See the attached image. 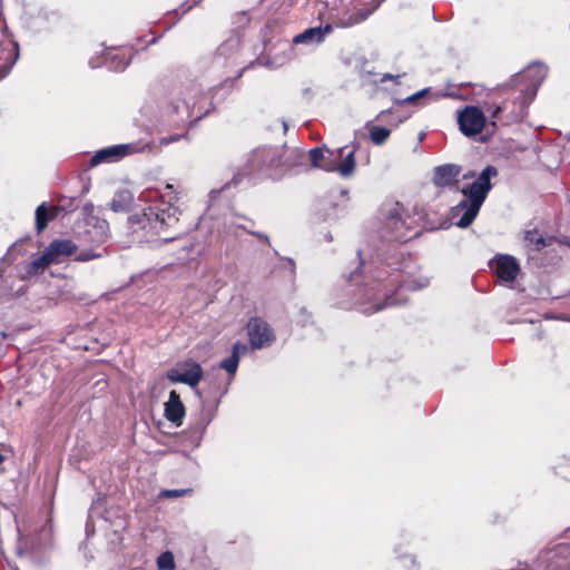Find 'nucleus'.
<instances>
[{
    "label": "nucleus",
    "instance_id": "obj_1",
    "mask_svg": "<svg viewBox=\"0 0 570 570\" xmlns=\"http://www.w3.org/2000/svg\"><path fill=\"white\" fill-rule=\"evenodd\" d=\"M178 193L171 184H167L165 191L156 188L142 190L138 197L140 203L148 205L141 213L128 217L127 228L131 243H148L155 236L174 227L179 220L180 210L176 203Z\"/></svg>",
    "mask_w": 570,
    "mask_h": 570
},
{
    "label": "nucleus",
    "instance_id": "obj_2",
    "mask_svg": "<svg viewBox=\"0 0 570 570\" xmlns=\"http://www.w3.org/2000/svg\"><path fill=\"white\" fill-rule=\"evenodd\" d=\"M461 167L455 164H445L434 168L433 183L438 187H453L463 195V199L451 209L452 219L460 228L469 227L478 216L489 191L492 188L491 178L498 176L494 166H487L473 183L459 185Z\"/></svg>",
    "mask_w": 570,
    "mask_h": 570
},
{
    "label": "nucleus",
    "instance_id": "obj_3",
    "mask_svg": "<svg viewBox=\"0 0 570 570\" xmlns=\"http://www.w3.org/2000/svg\"><path fill=\"white\" fill-rule=\"evenodd\" d=\"M394 281L376 279L372 275L364 277V282L357 289H350L355 294L354 306L364 314H373L385 307L403 304L406 298L402 296L403 289H419L428 285V281L419 285L405 283L401 285L394 295L390 294Z\"/></svg>",
    "mask_w": 570,
    "mask_h": 570
},
{
    "label": "nucleus",
    "instance_id": "obj_4",
    "mask_svg": "<svg viewBox=\"0 0 570 570\" xmlns=\"http://www.w3.org/2000/svg\"><path fill=\"white\" fill-rule=\"evenodd\" d=\"M546 76L547 68L539 62L529 65L522 72L514 76L513 82L515 85L524 83V88L521 89L522 97L518 98L513 109L505 116V124L518 122L523 119L529 104L533 100L538 87Z\"/></svg>",
    "mask_w": 570,
    "mask_h": 570
},
{
    "label": "nucleus",
    "instance_id": "obj_5",
    "mask_svg": "<svg viewBox=\"0 0 570 570\" xmlns=\"http://www.w3.org/2000/svg\"><path fill=\"white\" fill-rule=\"evenodd\" d=\"M414 219L405 213L399 203L387 206L382 210L381 234L387 242L406 240L413 229Z\"/></svg>",
    "mask_w": 570,
    "mask_h": 570
},
{
    "label": "nucleus",
    "instance_id": "obj_6",
    "mask_svg": "<svg viewBox=\"0 0 570 570\" xmlns=\"http://www.w3.org/2000/svg\"><path fill=\"white\" fill-rule=\"evenodd\" d=\"M148 144H121L98 150L90 159V165L97 166L102 163H115L122 159L127 155L150 151Z\"/></svg>",
    "mask_w": 570,
    "mask_h": 570
},
{
    "label": "nucleus",
    "instance_id": "obj_7",
    "mask_svg": "<svg viewBox=\"0 0 570 570\" xmlns=\"http://www.w3.org/2000/svg\"><path fill=\"white\" fill-rule=\"evenodd\" d=\"M456 119L460 131L466 137L481 134L487 124L484 112L475 106H465L458 110Z\"/></svg>",
    "mask_w": 570,
    "mask_h": 570
},
{
    "label": "nucleus",
    "instance_id": "obj_8",
    "mask_svg": "<svg viewBox=\"0 0 570 570\" xmlns=\"http://www.w3.org/2000/svg\"><path fill=\"white\" fill-rule=\"evenodd\" d=\"M203 375L204 371L200 364L188 360L167 371L166 377L171 383H184L190 387H196L202 381Z\"/></svg>",
    "mask_w": 570,
    "mask_h": 570
},
{
    "label": "nucleus",
    "instance_id": "obj_9",
    "mask_svg": "<svg viewBox=\"0 0 570 570\" xmlns=\"http://www.w3.org/2000/svg\"><path fill=\"white\" fill-rule=\"evenodd\" d=\"M247 334L253 350L269 346L275 334L269 324L261 317H252L247 323Z\"/></svg>",
    "mask_w": 570,
    "mask_h": 570
},
{
    "label": "nucleus",
    "instance_id": "obj_10",
    "mask_svg": "<svg viewBox=\"0 0 570 570\" xmlns=\"http://www.w3.org/2000/svg\"><path fill=\"white\" fill-rule=\"evenodd\" d=\"M203 97V92L198 85L191 83L185 88L179 89L176 94L177 102L173 105V110L178 114H183L187 117L191 116L199 99Z\"/></svg>",
    "mask_w": 570,
    "mask_h": 570
},
{
    "label": "nucleus",
    "instance_id": "obj_11",
    "mask_svg": "<svg viewBox=\"0 0 570 570\" xmlns=\"http://www.w3.org/2000/svg\"><path fill=\"white\" fill-rule=\"evenodd\" d=\"M281 163L278 150L274 148H259L252 153L248 165L253 170L264 167L276 168Z\"/></svg>",
    "mask_w": 570,
    "mask_h": 570
},
{
    "label": "nucleus",
    "instance_id": "obj_12",
    "mask_svg": "<svg viewBox=\"0 0 570 570\" xmlns=\"http://www.w3.org/2000/svg\"><path fill=\"white\" fill-rule=\"evenodd\" d=\"M86 240L101 245L109 239V224L106 219L98 217H90L87 220V229L85 233Z\"/></svg>",
    "mask_w": 570,
    "mask_h": 570
},
{
    "label": "nucleus",
    "instance_id": "obj_13",
    "mask_svg": "<svg viewBox=\"0 0 570 570\" xmlns=\"http://www.w3.org/2000/svg\"><path fill=\"white\" fill-rule=\"evenodd\" d=\"M311 166L325 171H335L336 168V150L326 147H316L308 151Z\"/></svg>",
    "mask_w": 570,
    "mask_h": 570
},
{
    "label": "nucleus",
    "instance_id": "obj_14",
    "mask_svg": "<svg viewBox=\"0 0 570 570\" xmlns=\"http://www.w3.org/2000/svg\"><path fill=\"white\" fill-rule=\"evenodd\" d=\"M77 245L69 239H56L45 249L52 264H60L77 252Z\"/></svg>",
    "mask_w": 570,
    "mask_h": 570
},
{
    "label": "nucleus",
    "instance_id": "obj_15",
    "mask_svg": "<svg viewBox=\"0 0 570 570\" xmlns=\"http://www.w3.org/2000/svg\"><path fill=\"white\" fill-rule=\"evenodd\" d=\"M519 264L513 256L500 255L495 259V272L500 279L513 282L519 273Z\"/></svg>",
    "mask_w": 570,
    "mask_h": 570
},
{
    "label": "nucleus",
    "instance_id": "obj_16",
    "mask_svg": "<svg viewBox=\"0 0 570 570\" xmlns=\"http://www.w3.org/2000/svg\"><path fill=\"white\" fill-rule=\"evenodd\" d=\"M185 416V406L176 391H170L168 401L165 403V417L176 424L180 425Z\"/></svg>",
    "mask_w": 570,
    "mask_h": 570
},
{
    "label": "nucleus",
    "instance_id": "obj_17",
    "mask_svg": "<svg viewBox=\"0 0 570 570\" xmlns=\"http://www.w3.org/2000/svg\"><path fill=\"white\" fill-rule=\"evenodd\" d=\"M347 147H342L336 150V168L342 177H348L355 169V147L350 151H345Z\"/></svg>",
    "mask_w": 570,
    "mask_h": 570
},
{
    "label": "nucleus",
    "instance_id": "obj_18",
    "mask_svg": "<svg viewBox=\"0 0 570 570\" xmlns=\"http://www.w3.org/2000/svg\"><path fill=\"white\" fill-rule=\"evenodd\" d=\"M332 31V26L326 24L324 28L314 27L306 29L293 39L294 45H318L324 40L325 35Z\"/></svg>",
    "mask_w": 570,
    "mask_h": 570
},
{
    "label": "nucleus",
    "instance_id": "obj_19",
    "mask_svg": "<svg viewBox=\"0 0 570 570\" xmlns=\"http://www.w3.org/2000/svg\"><path fill=\"white\" fill-rule=\"evenodd\" d=\"M3 50L8 51L6 62L0 66V80L9 75L10 70L19 58V46L12 39H7L2 42Z\"/></svg>",
    "mask_w": 570,
    "mask_h": 570
},
{
    "label": "nucleus",
    "instance_id": "obj_20",
    "mask_svg": "<svg viewBox=\"0 0 570 570\" xmlns=\"http://www.w3.org/2000/svg\"><path fill=\"white\" fill-rule=\"evenodd\" d=\"M554 240L553 236H543L538 230H528L524 235L525 245L532 250H541L550 246Z\"/></svg>",
    "mask_w": 570,
    "mask_h": 570
},
{
    "label": "nucleus",
    "instance_id": "obj_21",
    "mask_svg": "<svg viewBox=\"0 0 570 570\" xmlns=\"http://www.w3.org/2000/svg\"><path fill=\"white\" fill-rule=\"evenodd\" d=\"M51 214H49V210L47 208L46 203H42L39 205L36 209V229L38 233H41L48 225V223L56 218L58 208L52 207Z\"/></svg>",
    "mask_w": 570,
    "mask_h": 570
},
{
    "label": "nucleus",
    "instance_id": "obj_22",
    "mask_svg": "<svg viewBox=\"0 0 570 570\" xmlns=\"http://www.w3.org/2000/svg\"><path fill=\"white\" fill-rule=\"evenodd\" d=\"M51 264L52 263H51L50 258L48 257L47 253L43 250V253L40 256L31 259L30 262H28L26 264V266H24L26 275L30 277V276L43 273L45 269Z\"/></svg>",
    "mask_w": 570,
    "mask_h": 570
},
{
    "label": "nucleus",
    "instance_id": "obj_23",
    "mask_svg": "<svg viewBox=\"0 0 570 570\" xmlns=\"http://www.w3.org/2000/svg\"><path fill=\"white\" fill-rule=\"evenodd\" d=\"M131 203H132L131 193L129 190H120L114 196V198L110 203V208L115 213L126 212L130 207Z\"/></svg>",
    "mask_w": 570,
    "mask_h": 570
},
{
    "label": "nucleus",
    "instance_id": "obj_24",
    "mask_svg": "<svg viewBox=\"0 0 570 570\" xmlns=\"http://www.w3.org/2000/svg\"><path fill=\"white\" fill-rule=\"evenodd\" d=\"M130 59L126 58L125 55L115 53L106 57V63L108 68L115 71H122L129 65Z\"/></svg>",
    "mask_w": 570,
    "mask_h": 570
},
{
    "label": "nucleus",
    "instance_id": "obj_25",
    "mask_svg": "<svg viewBox=\"0 0 570 570\" xmlns=\"http://www.w3.org/2000/svg\"><path fill=\"white\" fill-rule=\"evenodd\" d=\"M426 96H430L431 99H433V100H438L440 98H445V97H453V95L448 94V92H443V91L431 92L430 88H424V89L413 94L412 96L407 97L405 99V102H414L417 99L426 97Z\"/></svg>",
    "mask_w": 570,
    "mask_h": 570
},
{
    "label": "nucleus",
    "instance_id": "obj_26",
    "mask_svg": "<svg viewBox=\"0 0 570 570\" xmlns=\"http://www.w3.org/2000/svg\"><path fill=\"white\" fill-rule=\"evenodd\" d=\"M372 13L371 10H357L356 13L348 16L346 19L342 18L340 20L341 27H352L354 24L361 23L367 19V17Z\"/></svg>",
    "mask_w": 570,
    "mask_h": 570
},
{
    "label": "nucleus",
    "instance_id": "obj_27",
    "mask_svg": "<svg viewBox=\"0 0 570 570\" xmlns=\"http://www.w3.org/2000/svg\"><path fill=\"white\" fill-rule=\"evenodd\" d=\"M391 131L385 127L375 126L370 131L371 140L375 145H382L390 136Z\"/></svg>",
    "mask_w": 570,
    "mask_h": 570
},
{
    "label": "nucleus",
    "instance_id": "obj_28",
    "mask_svg": "<svg viewBox=\"0 0 570 570\" xmlns=\"http://www.w3.org/2000/svg\"><path fill=\"white\" fill-rule=\"evenodd\" d=\"M159 570H173L175 568L174 556L171 552H163L157 559Z\"/></svg>",
    "mask_w": 570,
    "mask_h": 570
},
{
    "label": "nucleus",
    "instance_id": "obj_29",
    "mask_svg": "<svg viewBox=\"0 0 570 570\" xmlns=\"http://www.w3.org/2000/svg\"><path fill=\"white\" fill-rule=\"evenodd\" d=\"M238 363L239 361L237 355H230L229 357L223 360L219 366L228 374L234 375L238 368Z\"/></svg>",
    "mask_w": 570,
    "mask_h": 570
},
{
    "label": "nucleus",
    "instance_id": "obj_30",
    "mask_svg": "<svg viewBox=\"0 0 570 570\" xmlns=\"http://www.w3.org/2000/svg\"><path fill=\"white\" fill-rule=\"evenodd\" d=\"M106 249H101L100 252H97V250H94V249H88V250H82L78 256H77V261L79 262H88V261H91V259H96V258H100L102 257L105 254H106Z\"/></svg>",
    "mask_w": 570,
    "mask_h": 570
},
{
    "label": "nucleus",
    "instance_id": "obj_31",
    "mask_svg": "<svg viewBox=\"0 0 570 570\" xmlns=\"http://www.w3.org/2000/svg\"><path fill=\"white\" fill-rule=\"evenodd\" d=\"M188 492H190L189 489L165 490L161 492L160 497H163V498H179Z\"/></svg>",
    "mask_w": 570,
    "mask_h": 570
},
{
    "label": "nucleus",
    "instance_id": "obj_32",
    "mask_svg": "<svg viewBox=\"0 0 570 570\" xmlns=\"http://www.w3.org/2000/svg\"><path fill=\"white\" fill-rule=\"evenodd\" d=\"M248 347L245 343L237 342L233 345L232 355H237L239 360L240 355L246 354Z\"/></svg>",
    "mask_w": 570,
    "mask_h": 570
},
{
    "label": "nucleus",
    "instance_id": "obj_33",
    "mask_svg": "<svg viewBox=\"0 0 570 570\" xmlns=\"http://www.w3.org/2000/svg\"><path fill=\"white\" fill-rule=\"evenodd\" d=\"M508 109V104L504 102L503 105L495 106L492 110L490 108L487 109V111L490 112V116L495 119H500V115Z\"/></svg>",
    "mask_w": 570,
    "mask_h": 570
},
{
    "label": "nucleus",
    "instance_id": "obj_34",
    "mask_svg": "<svg viewBox=\"0 0 570 570\" xmlns=\"http://www.w3.org/2000/svg\"><path fill=\"white\" fill-rule=\"evenodd\" d=\"M183 136H179V135H173V136H167V137H163L160 138V144L161 145H169L171 142H175L177 140H179Z\"/></svg>",
    "mask_w": 570,
    "mask_h": 570
},
{
    "label": "nucleus",
    "instance_id": "obj_35",
    "mask_svg": "<svg viewBox=\"0 0 570 570\" xmlns=\"http://www.w3.org/2000/svg\"><path fill=\"white\" fill-rule=\"evenodd\" d=\"M473 178H475V179L478 178V176H475V173L473 170H469L462 175V179H464V180H470Z\"/></svg>",
    "mask_w": 570,
    "mask_h": 570
},
{
    "label": "nucleus",
    "instance_id": "obj_36",
    "mask_svg": "<svg viewBox=\"0 0 570 570\" xmlns=\"http://www.w3.org/2000/svg\"><path fill=\"white\" fill-rule=\"evenodd\" d=\"M357 278H358V271H355L354 273L351 274L350 281L355 282V285L358 286Z\"/></svg>",
    "mask_w": 570,
    "mask_h": 570
},
{
    "label": "nucleus",
    "instance_id": "obj_37",
    "mask_svg": "<svg viewBox=\"0 0 570 570\" xmlns=\"http://www.w3.org/2000/svg\"><path fill=\"white\" fill-rule=\"evenodd\" d=\"M400 76H393L391 73H385L383 77H382V81H386V80H390V79H394V78H399Z\"/></svg>",
    "mask_w": 570,
    "mask_h": 570
},
{
    "label": "nucleus",
    "instance_id": "obj_38",
    "mask_svg": "<svg viewBox=\"0 0 570 570\" xmlns=\"http://www.w3.org/2000/svg\"><path fill=\"white\" fill-rule=\"evenodd\" d=\"M286 262H287V264H288L289 268H291L292 271H294V268H295V263H294V261H293V259H291V258H287V259H286Z\"/></svg>",
    "mask_w": 570,
    "mask_h": 570
},
{
    "label": "nucleus",
    "instance_id": "obj_39",
    "mask_svg": "<svg viewBox=\"0 0 570 570\" xmlns=\"http://www.w3.org/2000/svg\"><path fill=\"white\" fill-rule=\"evenodd\" d=\"M175 238H177V235H173V236H169V237H164V238H163V240H164L165 243H168V242H170V240H174Z\"/></svg>",
    "mask_w": 570,
    "mask_h": 570
},
{
    "label": "nucleus",
    "instance_id": "obj_40",
    "mask_svg": "<svg viewBox=\"0 0 570 570\" xmlns=\"http://www.w3.org/2000/svg\"><path fill=\"white\" fill-rule=\"evenodd\" d=\"M256 235L258 236V238L268 242V237L266 235H263V234H256Z\"/></svg>",
    "mask_w": 570,
    "mask_h": 570
},
{
    "label": "nucleus",
    "instance_id": "obj_41",
    "mask_svg": "<svg viewBox=\"0 0 570 570\" xmlns=\"http://www.w3.org/2000/svg\"><path fill=\"white\" fill-rule=\"evenodd\" d=\"M91 68H97L99 65L98 63H95L92 60L89 61Z\"/></svg>",
    "mask_w": 570,
    "mask_h": 570
},
{
    "label": "nucleus",
    "instance_id": "obj_42",
    "mask_svg": "<svg viewBox=\"0 0 570 570\" xmlns=\"http://www.w3.org/2000/svg\"><path fill=\"white\" fill-rule=\"evenodd\" d=\"M3 459H4L3 455L0 454V464L3 462Z\"/></svg>",
    "mask_w": 570,
    "mask_h": 570
},
{
    "label": "nucleus",
    "instance_id": "obj_43",
    "mask_svg": "<svg viewBox=\"0 0 570 570\" xmlns=\"http://www.w3.org/2000/svg\"><path fill=\"white\" fill-rule=\"evenodd\" d=\"M326 239L327 240H332V236L331 235H326Z\"/></svg>",
    "mask_w": 570,
    "mask_h": 570
}]
</instances>
